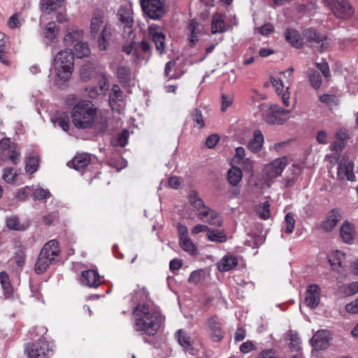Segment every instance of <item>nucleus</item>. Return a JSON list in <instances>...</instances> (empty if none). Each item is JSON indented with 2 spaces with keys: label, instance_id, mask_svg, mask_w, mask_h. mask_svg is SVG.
<instances>
[{
  "label": "nucleus",
  "instance_id": "obj_1",
  "mask_svg": "<svg viewBox=\"0 0 358 358\" xmlns=\"http://www.w3.org/2000/svg\"><path fill=\"white\" fill-rule=\"evenodd\" d=\"M134 330L148 336L155 335L162 322L161 313L152 306L139 303L133 311Z\"/></svg>",
  "mask_w": 358,
  "mask_h": 358
},
{
  "label": "nucleus",
  "instance_id": "obj_2",
  "mask_svg": "<svg viewBox=\"0 0 358 358\" xmlns=\"http://www.w3.org/2000/svg\"><path fill=\"white\" fill-rule=\"evenodd\" d=\"M96 117V109L90 101L80 100L72 107V122L77 128L87 129L91 127Z\"/></svg>",
  "mask_w": 358,
  "mask_h": 358
},
{
  "label": "nucleus",
  "instance_id": "obj_3",
  "mask_svg": "<svg viewBox=\"0 0 358 358\" xmlns=\"http://www.w3.org/2000/svg\"><path fill=\"white\" fill-rule=\"evenodd\" d=\"M74 54L70 49H64L55 56L53 68L56 76L62 81L70 79L73 71Z\"/></svg>",
  "mask_w": 358,
  "mask_h": 358
},
{
  "label": "nucleus",
  "instance_id": "obj_4",
  "mask_svg": "<svg viewBox=\"0 0 358 358\" xmlns=\"http://www.w3.org/2000/svg\"><path fill=\"white\" fill-rule=\"evenodd\" d=\"M117 26L122 29L124 37H129L133 32L134 23L133 10L131 5L122 6L117 13Z\"/></svg>",
  "mask_w": 358,
  "mask_h": 358
},
{
  "label": "nucleus",
  "instance_id": "obj_5",
  "mask_svg": "<svg viewBox=\"0 0 358 358\" xmlns=\"http://www.w3.org/2000/svg\"><path fill=\"white\" fill-rule=\"evenodd\" d=\"M142 10L152 20H159L166 13L165 0H140Z\"/></svg>",
  "mask_w": 358,
  "mask_h": 358
},
{
  "label": "nucleus",
  "instance_id": "obj_6",
  "mask_svg": "<svg viewBox=\"0 0 358 358\" xmlns=\"http://www.w3.org/2000/svg\"><path fill=\"white\" fill-rule=\"evenodd\" d=\"M304 38L313 48H317L320 52L327 50L329 45V39L323 34L318 32L314 28H308L303 32Z\"/></svg>",
  "mask_w": 358,
  "mask_h": 358
},
{
  "label": "nucleus",
  "instance_id": "obj_7",
  "mask_svg": "<svg viewBox=\"0 0 358 358\" xmlns=\"http://www.w3.org/2000/svg\"><path fill=\"white\" fill-rule=\"evenodd\" d=\"M20 153L17 145L11 143L10 138H4L0 141V159L2 160H10L13 164H17L20 162Z\"/></svg>",
  "mask_w": 358,
  "mask_h": 358
},
{
  "label": "nucleus",
  "instance_id": "obj_8",
  "mask_svg": "<svg viewBox=\"0 0 358 358\" xmlns=\"http://www.w3.org/2000/svg\"><path fill=\"white\" fill-rule=\"evenodd\" d=\"M287 164L285 157L278 158L266 164L264 169V175L268 180L280 176Z\"/></svg>",
  "mask_w": 358,
  "mask_h": 358
},
{
  "label": "nucleus",
  "instance_id": "obj_9",
  "mask_svg": "<svg viewBox=\"0 0 358 358\" xmlns=\"http://www.w3.org/2000/svg\"><path fill=\"white\" fill-rule=\"evenodd\" d=\"M148 36L155 44L156 50L159 55H162L165 50V35L162 31V28L156 24L149 25Z\"/></svg>",
  "mask_w": 358,
  "mask_h": 358
},
{
  "label": "nucleus",
  "instance_id": "obj_10",
  "mask_svg": "<svg viewBox=\"0 0 358 358\" xmlns=\"http://www.w3.org/2000/svg\"><path fill=\"white\" fill-rule=\"evenodd\" d=\"M354 164L346 156H343L338 162L337 171V179L343 180L347 179L349 181H354L355 176L353 173Z\"/></svg>",
  "mask_w": 358,
  "mask_h": 358
},
{
  "label": "nucleus",
  "instance_id": "obj_11",
  "mask_svg": "<svg viewBox=\"0 0 358 358\" xmlns=\"http://www.w3.org/2000/svg\"><path fill=\"white\" fill-rule=\"evenodd\" d=\"M206 324L211 340L213 342H220L222 341L224 332L222 329V324L220 320L216 315H214L208 318Z\"/></svg>",
  "mask_w": 358,
  "mask_h": 358
},
{
  "label": "nucleus",
  "instance_id": "obj_12",
  "mask_svg": "<svg viewBox=\"0 0 358 358\" xmlns=\"http://www.w3.org/2000/svg\"><path fill=\"white\" fill-rule=\"evenodd\" d=\"M49 351L48 344L42 340L36 343H29L25 349L29 358H45Z\"/></svg>",
  "mask_w": 358,
  "mask_h": 358
},
{
  "label": "nucleus",
  "instance_id": "obj_13",
  "mask_svg": "<svg viewBox=\"0 0 358 358\" xmlns=\"http://www.w3.org/2000/svg\"><path fill=\"white\" fill-rule=\"evenodd\" d=\"M332 12L338 18H346L353 13L352 6L345 0H334L329 3Z\"/></svg>",
  "mask_w": 358,
  "mask_h": 358
},
{
  "label": "nucleus",
  "instance_id": "obj_14",
  "mask_svg": "<svg viewBox=\"0 0 358 358\" xmlns=\"http://www.w3.org/2000/svg\"><path fill=\"white\" fill-rule=\"evenodd\" d=\"M330 334L327 330L317 331L310 340L312 346L315 350H326L329 345Z\"/></svg>",
  "mask_w": 358,
  "mask_h": 358
},
{
  "label": "nucleus",
  "instance_id": "obj_15",
  "mask_svg": "<svg viewBox=\"0 0 358 358\" xmlns=\"http://www.w3.org/2000/svg\"><path fill=\"white\" fill-rule=\"evenodd\" d=\"M152 55V48L150 43L145 41H142L136 43L135 55L136 62L141 64L146 63Z\"/></svg>",
  "mask_w": 358,
  "mask_h": 358
},
{
  "label": "nucleus",
  "instance_id": "obj_16",
  "mask_svg": "<svg viewBox=\"0 0 358 358\" xmlns=\"http://www.w3.org/2000/svg\"><path fill=\"white\" fill-rule=\"evenodd\" d=\"M197 217L202 222H207L215 227H221L223 221L220 213L209 207L200 213H196Z\"/></svg>",
  "mask_w": 358,
  "mask_h": 358
},
{
  "label": "nucleus",
  "instance_id": "obj_17",
  "mask_svg": "<svg viewBox=\"0 0 358 358\" xmlns=\"http://www.w3.org/2000/svg\"><path fill=\"white\" fill-rule=\"evenodd\" d=\"M320 300V289L317 285H310L308 286L304 300L306 306L311 309L317 307Z\"/></svg>",
  "mask_w": 358,
  "mask_h": 358
},
{
  "label": "nucleus",
  "instance_id": "obj_18",
  "mask_svg": "<svg viewBox=\"0 0 358 358\" xmlns=\"http://www.w3.org/2000/svg\"><path fill=\"white\" fill-rule=\"evenodd\" d=\"M83 32L82 30L75 27L68 28L64 38L66 46L75 47L77 43L83 41Z\"/></svg>",
  "mask_w": 358,
  "mask_h": 358
},
{
  "label": "nucleus",
  "instance_id": "obj_19",
  "mask_svg": "<svg viewBox=\"0 0 358 358\" xmlns=\"http://www.w3.org/2000/svg\"><path fill=\"white\" fill-rule=\"evenodd\" d=\"M47 248L48 245L45 248H42L36 262L35 271L38 274L45 272L49 266L54 262V260L46 255Z\"/></svg>",
  "mask_w": 358,
  "mask_h": 358
},
{
  "label": "nucleus",
  "instance_id": "obj_20",
  "mask_svg": "<svg viewBox=\"0 0 358 358\" xmlns=\"http://www.w3.org/2000/svg\"><path fill=\"white\" fill-rule=\"evenodd\" d=\"M113 28L110 24H106L101 31L97 35V43L101 50H106L112 37Z\"/></svg>",
  "mask_w": 358,
  "mask_h": 358
},
{
  "label": "nucleus",
  "instance_id": "obj_21",
  "mask_svg": "<svg viewBox=\"0 0 358 358\" xmlns=\"http://www.w3.org/2000/svg\"><path fill=\"white\" fill-rule=\"evenodd\" d=\"M175 337L179 345L183 348L185 352L192 355L194 354L195 350L193 348L192 341L186 331L179 329L176 331Z\"/></svg>",
  "mask_w": 358,
  "mask_h": 358
},
{
  "label": "nucleus",
  "instance_id": "obj_22",
  "mask_svg": "<svg viewBox=\"0 0 358 358\" xmlns=\"http://www.w3.org/2000/svg\"><path fill=\"white\" fill-rule=\"evenodd\" d=\"M82 283L90 287H97L101 284L100 276L94 270H87L82 272Z\"/></svg>",
  "mask_w": 358,
  "mask_h": 358
},
{
  "label": "nucleus",
  "instance_id": "obj_23",
  "mask_svg": "<svg viewBox=\"0 0 358 358\" xmlns=\"http://www.w3.org/2000/svg\"><path fill=\"white\" fill-rule=\"evenodd\" d=\"M117 77L119 81L124 85H134V75L129 66H119L117 69Z\"/></svg>",
  "mask_w": 358,
  "mask_h": 358
},
{
  "label": "nucleus",
  "instance_id": "obj_24",
  "mask_svg": "<svg viewBox=\"0 0 358 358\" xmlns=\"http://www.w3.org/2000/svg\"><path fill=\"white\" fill-rule=\"evenodd\" d=\"M176 60H171L165 64L164 75L169 80H177L182 77L184 72L177 67Z\"/></svg>",
  "mask_w": 358,
  "mask_h": 358
},
{
  "label": "nucleus",
  "instance_id": "obj_25",
  "mask_svg": "<svg viewBox=\"0 0 358 358\" xmlns=\"http://www.w3.org/2000/svg\"><path fill=\"white\" fill-rule=\"evenodd\" d=\"M103 19L104 16L102 11L96 10L94 12L90 24V31L92 36L96 37L101 29H103Z\"/></svg>",
  "mask_w": 358,
  "mask_h": 358
},
{
  "label": "nucleus",
  "instance_id": "obj_26",
  "mask_svg": "<svg viewBox=\"0 0 358 358\" xmlns=\"http://www.w3.org/2000/svg\"><path fill=\"white\" fill-rule=\"evenodd\" d=\"M188 41L191 47H194L199 41V36L201 35V29L199 23L192 20L187 27Z\"/></svg>",
  "mask_w": 358,
  "mask_h": 358
},
{
  "label": "nucleus",
  "instance_id": "obj_27",
  "mask_svg": "<svg viewBox=\"0 0 358 358\" xmlns=\"http://www.w3.org/2000/svg\"><path fill=\"white\" fill-rule=\"evenodd\" d=\"M341 219V215L338 210H331L325 220L322 222V228L326 231H331Z\"/></svg>",
  "mask_w": 358,
  "mask_h": 358
},
{
  "label": "nucleus",
  "instance_id": "obj_28",
  "mask_svg": "<svg viewBox=\"0 0 358 358\" xmlns=\"http://www.w3.org/2000/svg\"><path fill=\"white\" fill-rule=\"evenodd\" d=\"M188 201L197 213L205 211L208 208V206L204 204L203 201L199 196L198 192L195 190H191L189 192Z\"/></svg>",
  "mask_w": 358,
  "mask_h": 358
},
{
  "label": "nucleus",
  "instance_id": "obj_29",
  "mask_svg": "<svg viewBox=\"0 0 358 358\" xmlns=\"http://www.w3.org/2000/svg\"><path fill=\"white\" fill-rule=\"evenodd\" d=\"M226 31L224 16L219 13L213 15L211 22V32L213 34Z\"/></svg>",
  "mask_w": 358,
  "mask_h": 358
},
{
  "label": "nucleus",
  "instance_id": "obj_30",
  "mask_svg": "<svg viewBox=\"0 0 358 358\" xmlns=\"http://www.w3.org/2000/svg\"><path fill=\"white\" fill-rule=\"evenodd\" d=\"M264 141V136L262 131L255 130L253 134V138L248 142V148L251 152H257L262 149Z\"/></svg>",
  "mask_w": 358,
  "mask_h": 358
},
{
  "label": "nucleus",
  "instance_id": "obj_31",
  "mask_svg": "<svg viewBox=\"0 0 358 358\" xmlns=\"http://www.w3.org/2000/svg\"><path fill=\"white\" fill-rule=\"evenodd\" d=\"M90 161L91 157L88 154H80L75 156L69 164H71L74 169L81 171L90 164Z\"/></svg>",
  "mask_w": 358,
  "mask_h": 358
},
{
  "label": "nucleus",
  "instance_id": "obj_32",
  "mask_svg": "<svg viewBox=\"0 0 358 358\" xmlns=\"http://www.w3.org/2000/svg\"><path fill=\"white\" fill-rule=\"evenodd\" d=\"M354 225L348 221H345L340 230L343 241L346 243H350L354 239Z\"/></svg>",
  "mask_w": 358,
  "mask_h": 358
},
{
  "label": "nucleus",
  "instance_id": "obj_33",
  "mask_svg": "<svg viewBox=\"0 0 358 358\" xmlns=\"http://www.w3.org/2000/svg\"><path fill=\"white\" fill-rule=\"evenodd\" d=\"M124 94L118 85L114 84L110 90L109 94V102L113 110H115L116 104L119 101H122Z\"/></svg>",
  "mask_w": 358,
  "mask_h": 358
},
{
  "label": "nucleus",
  "instance_id": "obj_34",
  "mask_svg": "<svg viewBox=\"0 0 358 358\" xmlns=\"http://www.w3.org/2000/svg\"><path fill=\"white\" fill-rule=\"evenodd\" d=\"M0 282L3 290L4 296L10 299L13 294V288L10 284L9 276L5 271L0 273Z\"/></svg>",
  "mask_w": 358,
  "mask_h": 358
},
{
  "label": "nucleus",
  "instance_id": "obj_35",
  "mask_svg": "<svg viewBox=\"0 0 358 358\" xmlns=\"http://www.w3.org/2000/svg\"><path fill=\"white\" fill-rule=\"evenodd\" d=\"M64 0H41V11L49 14L62 7Z\"/></svg>",
  "mask_w": 358,
  "mask_h": 358
},
{
  "label": "nucleus",
  "instance_id": "obj_36",
  "mask_svg": "<svg viewBox=\"0 0 358 358\" xmlns=\"http://www.w3.org/2000/svg\"><path fill=\"white\" fill-rule=\"evenodd\" d=\"M6 225L8 229L13 231H25L29 224H21L18 217L16 215H11L7 217L6 219Z\"/></svg>",
  "mask_w": 358,
  "mask_h": 358
},
{
  "label": "nucleus",
  "instance_id": "obj_37",
  "mask_svg": "<svg viewBox=\"0 0 358 358\" xmlns=\"http://www.w3.org/2000/svg\"><path fill=\"white\" fill-rule=\"evenodd\" d=\"M238 264L237 259L234 256H224L217 264V269L220 271L225 272L232 269Z\"/></svg>",
  "mask_w": 358,
  "mask_h": 358
},
{
  "label": "nucleus",
  "instance_id": "obj_38",
  "mask_svg": "<svg viewBox=\"0 0 358 358\" xmlns=\"http://www.w3.org/2000/svg\"><path fill=\"white\" fill-rule=\"evenodd\" d=\"M286 40L294 47L299 48L301 45V36L296 29L289 28L285 32Z\"/></svg>",
  "mask_w": 358,
  "mask_h": 358
},
{
  "label": "nucleus",
  "instance_id": "obj_39",
  "mask_svg": "<svg viewBox=\"0 0 358 358\" xmlns=\"http://www.w3.org/2000/svg\"><path fill=\"white\" fill-rule=\"evenodd\" d=\"M108 90V83L104 80L99 87L89 86L85 88L86 95L91 99H95L99 94Z\"/></svg>",
  "mask_w": 358,
  "mask_h": 358
},
{
  "label": "nucleus",
  "instance_id": "obj_40",
  "mask_svg": "<svg viewBox=\"0 0 358 358\" xmlns=\"http://www.w3.org/2000/svg\"><path fill=\"white\" fill-rule=\"evenodd\" d=\"M39 164V157L34 153L30 154L26 160L25 170L31 174L37 171Z\"/></svg>",
  "mask_w": 358,
  "mask_h": 358
},
{
  "label": "nucleus",
  "instance_id": "obj_41",
  "mask_svg": "<svg viewBox=\"0 0 358 358\" xmlns=\"http://www.w3.org/2000/svg\"><path fill=\"white\" fill-rule=\"evenodd\" d=\"M48 245V248H47V250L45 251L46 255L55 261V257H57L60 252L59 243L55 239L51 240L46 243L43 248H45Z\"/></svg>",
  "mask_w": 358,
  "mask_h": 358
},
{
  "label": "nucleus",
  "instance_id": "obj_42",
  "mask_svg": "<svg viewBox=\"0 0 358 358\" xmlns=\"http://www.w3.org/2000/svg\"><path fill=\"white\" fill-rule=\"evenodd\" d=\"M309 81L314 89H319L322 85V79L320 73L313 69L308 70Z\"/></svg>",
  "mask_w": 358,
  "mask_h": 358
},
{
  "label": "nucleus",
  "instance_id": "obj_43",
  "mask_svg": "<svg viewBox=\"0 0 358 358\" xmlns=\"http://www.w3.org/2000/svg\"><path fill=\"white\" fill-rule=\"evenodd\" d=\"M329 262L331 266H342V262L345 259V254L340 250L332 251L328 256Z\"/></svg>",
  "mask_w": 358,
  "mask_h": 358
},
{
  "label": "nucleus",
  "instance_id": "obj_44",
  "mask_svg": "<svg viewBox=\"0 0 358 358\" xmlns=\"http://www.w3.org/2000/svg\"><path fill=\"white\" fill-rule=\"evenodd\" d=\"M227 176L229 183L236 186L241 180L243 173L241 169L234 166L228 171Z\"/></svg>",
  "mask_w": 358,
  "mask_h": 358
},
{
  "label": "nucleus",
  "instance_id": "obj_45",
  "mask_svg": "<svg viewBox=\"0 0 358 358\" xmlns=\"http://www.w3.org/2000/svg\"><path fill=\"white\" fill-rule=\"evenodd\" d=\"M207 237L209 241L218 243H224L227 241V236L224 231L210 228L207 233Z\"/></svg>",
  "mask_w": 358,
  "mask_h": 358
},
{
  "label": "nucleus",
  "instance_id": "obj_46",
  "mask_svg": "<svg viewBox=\"0 0 358 358\" xmlns=\"http://www.w3.org/2000/svg\"><path fill=\"white\" fill-rule=\"evenodd\" d=\"M75 54L78 58L88 57L90 55V49L87 42H80L74 47Z\"/></svg>",
  "mask_w": 358,
  "mask_h": 358
},
{
  "label": "nucleus",
  "instance_id": "obj_47",
  "mask_svg": "<svg viewBox=\"0 0 358 358\" xmlns=\"http://www.w3.org/2000/svg\"><path fill=\"white\" fill-rule=\"evenodd\" d=\"M180 244L181 248L191 255H195L198 253L197 248L189 237L180 240Z\"/></svg>",
  "mask_w": 358,
  "mask_h": 358
},
{
  "label": "nucleus",
  "instance_id": "obj_48",
  "mask_svg": "<svg viewBox=\"0 0 358 358\" xmlns=\"http://www.w3.org/2000/svg\"><path fill=\"white\" fill-rule=\"evenodd\" d=\"M264 120H265L266 122L269 124H278V125H281V124H284L287 120V119L280 117V116H278V115L271 113L270 111L266 115Z\"/></svg>",
  "mask_w": 358,
  "mask_h": 358
},
{
  "label": "nucleus",
  "instance_id": "obj_49",
  "mask_svg": "<svg viewBox=\"0 0 358 358\" xmlns=\"http://www.w3.org/2000/svg\"><path fill=\"white\" fill-rule=\"evenodd\" d=\"M205 272L203 270H197L192 272L190 274L188 282L189 283L197 285L205 280Z\"/></svg>",
  "mask_w": 358,
  "mask_h": 358
},
{
  "label": "nucleus",
  "instance_id": "obj_50",
  "mask_svg": "<svg viewBox=\"0 0 358 358\" xmlns=\"http://www.w3.org/2000/svg\"><path fill=\"white\" fill-rule=\"evenodd\" d=\"M55 126H59L64 131H67L69 129V120L67 116H56L52 119Z\"/></svg>",
  "mask_w": 358,
  "mask_h": 358
},
{
  "label": "nucleus",
  "instance_id": "obj_51",
  "mask_svg": "<svg viewBox=\"0 0 358 358\" xmlns=\"http://www.w3.org/2000/svg\"><path fill=\"white\" fill-rule=\"evenodd\" d=\"M34 200H41L49 198L51 196L48 189L41 187L32 188L31 193Z\"/></svg>",
  "mask_w": 358,
  "mask_h": 358
},
{
  "label": "nucleus",
  "instance_id": "obj_52",
  "mask_svg": "<svg viewBox=\"0 0 358 358\" xmlns=\"http://www.w3.org/2000/svg\"><path fill=\"white\" fill-rule=\"evenodd\" d=\"M269 207L270 204L268 201H264L261 203L257 209L258 216L263 220L268 219L270 217Z\"/></svg>",
  "mask_w": 358,
  "mask_h": 358
},
{
  "label": "nucleus",
  "instance_id": "obj_53",
  "mask_svg": "<svg viewBox=\"0 0 358 358\" xmlns=\"http://www.w3.org/2000/svg\"><path fill=\"white\" fill-rule=\"evenodd\" d=\"M56 28L55 22H50L48 23L43 31V36L50 41H52L56 36Z\"/></svg>",
  "mask_w": 358,
  "mask_h": 358
},
{
  "label": "nucleus",
  "instance_id": "obj_54",
  "mask_svg": "<svg viewBox=\"0 0 358 358\" xmlns=\"http://www.w3.org/2000/svg\"><path fill=\"white\" fill-rule=\"evenodd\" d=\"M320 101L329 106H334L338 104L339 100L335 95L322 94L320 96Z\"/></svg>",
  "mask_w": 358,
  "mask_h": 358
},
{
  "label": "nucleus",
  "instance_id": "obj_55",
  "mask_svg": "<svg viewBox=\"0 0 358 358\" xmlns=\"http://www.w3.org/2000/svg\"><path fill=\"white\" fill-rule=\"evenodd\" d=\"M192 120L195 123L194 127H197L199 128H202L204 126V122L202 117V113L201 111L196 108L194 110L192 113Z\"/></svg>",
  "mask_w": 358,
  "mask_h": 358
},
{
  "label": "nucleus",
  "instance_id": "obj_56",
  "mask_svg": "<svg viewBox=\"0 0 358 358\" xmlns=\"http://www.w3.org/2000/svg\"><path fill=\"white\" fill-rule=\"evenodd\" d=\"M285 233L291 234L294 228L295 225V220L292 213H287L285 217Z\"/></svg>",
  "mask_w": 358,
  "mask_h": 358
},
{
  "label": "nucleus",
  "instance_id": "obj_57",
  "mask_svg": "<svg viewBox=\"0 0 358 358\" xmlns=\"http://www.w3.org/2000/svg\"><path fill=\"white\" fill-rule=\"evenodd\" d=\"M31 191H32V187H31L29 186H26L23 188L19 189L15 194V196L18 200H20L21 201H24L27 199L28 196L31 193Z\"/></svg>",
  "mask_w": 358,
  "mask_h": 358
},
{
  "label": "nucleus",
  "instance_id": "obj_58",
  "mask_svg": "<svg viewBox=\"0 0 358 358\" xmlns=\"http://www.w3.org/2000/svg\"><path fill=\"white\" fill-rule=\"evenodd\" d=\"M128 137H129V132L127 130H124L122 132L120 133L117 135V136L115 139V143H114V144L115 145L124 147L128 143Z\"/></svg>",
  "mask_w": 358,
  "mask_h": 358
},
{
  "label": "nucleus",
  "instance_id": "obj_59",
  "mask_svg": "<svg viewBox=\"0 0 358 358\" xmlns=\"http://www.w3.org/2000/svg\"><path fill=\"white\" fill-rule=\"evenodd\" d=\"M13 171V168H6L3 169L2 178L6 182H13L15 180L17 175Z\"/></svg>",
  "mask_w": 358,
  "mask_h": 358
},
{
  "label": "nucleus",
  "instance_id": "obj_60",
  "mask_svg": "<svg viewBox=\"0 0 358 358\" xmlns=\"http://www.w3.org/2000/svg\"><path fill=\"white\" fill-rule=\"evenodd\" d=\"M19 17L20 15L18 13H15L9 17L7 24L10 29L20 27L21 22Z\"/></svg>",
  "mask_w": 358,
  "mask_h": 358
},
{
  "label": "nucleus",
  "instance_id": "obj_61",
  "mask_svg": "<svg viewBox=\"0 0 358 358\" xmlns=\"http://www.w3.org/2000/svg\"><path fill=\"white\" fill-rule=\"evenodd\" d=\"M289 348L293 350L298 351L300 348L301 340L296 334H290Z\"/></svg>",
  "mask_w": 358,
  "mask_h": 358
},
{
  "label": "nucleus",
  "instance_id": "obj_62",
  "mask_svg": "<svg viewBox=\"0 0 358 358\" xmlns=\"http://www.w3.org/2000/svg\"><path fill=\"white\" fill-rule=\"evenodd\" d=\"M344 293L348 295H353L358 293V282H352L344 287Z\"/></svg>",
  "mask_w": 358,
  "mask_h": 358
},
{
  "label": "nucleus",
  "instance_id": "obj_63",
  "mask_svg": "<svg viewBox=\"0 0 358 358\" xmlns=\"http://www.w3.org/2000/svg\"><path fill=\"white\" fill-rule=\"evenodd\" d=\"M239 349L241 352L247 354L254 350L255 348L254 343L251 341H247L241 345Z\"/></svg>",
  "mask_w": 358,
  "mask_h": 358
},
{
  "label": "nucleus",
  "instance_id": "obj_64",
  "mask_svg": "<svg viewBox=\"0 0 358 358\" xmlns=\"http://www.w3.org/2000/svg\"><path fill=\"white\" fill-rule=\"evenodd\" d=\"M345 310L349 313H358V298L354 301L346 304Z\"/></svg>",
  "mask_w": 358,
  "mask_h": 358
}]
</instances>
